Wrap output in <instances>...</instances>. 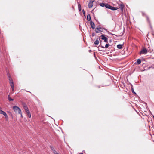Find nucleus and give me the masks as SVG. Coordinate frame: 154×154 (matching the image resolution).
Returning <instances> with one entry per match:
<instances>
[{
    "mask_svg": "<svg viewBox=\"0 0 154 154\" xmlns=\"http://www.w3.org/2000/svg\"><path fill=\"white\" fill-rule=\"evenodd\" d=\"M13 109L15 112H18L19 114H21V110L18 107L14 106L13 107Z\"/></svg>",
    "mask_w": 154,
    "mask_h": 154,
    "instance_id": "1",
    "label": "nucleus"
},
{
    "mask_svg": "<svg viewBox=\"0 0 154 154\" xmlns=\"http://www.w3.org/2000/svg\"><path fill=\"white\" fill-rule=\"evenodd\" d=\"M104 29L103 28H101V27H99L96 28L95 29V31L96 33H98L103 32V29Z\"/></svg>",
    "mask_w": 154,
    "mask_h": 154,
    "instance_id": "2",
    "label": "nucleus"
},
{
    "mask_svg": "<svg viewBox=\"0 0 154 154\" xmlns=\"http://www.w3.org/2000/svg\"><path fill=\"white\" fill-rule=\"evenodd\" d=\"M147 53V50L145 48H143L140 51V55L141 54H146Z\"/></svg>",
    "mask_w": 154,
    "mask_h": 154,
    "instance_id": "3",
    "label": "nucleus"
},
{
    "mask_svg": "<svg viewBox=\"0 0 154 154\" xmlns=\"http://www.w3.org/2000/svg\"><path fill=\"white\" fill-rule=\"evenodd\" d=\"M95 0H90L88 4V6L89 8H91L93 6V3L94 1Z\"/></svg>",
    "mask_w": 154,
    "mask_h": 154,
    "instance_id": "4",
    "label": "nucleus"
},
{
    "mask_svg": "<svg viewBox=\"0 0 154 154\" xmlns=\"http://www.w3.org/2000/svg\"><path fill=\"white\" fill-rule=\"evenodd\" d=\"M90 25L92 29H95V24L93 22H92V21H91Z\"/></svg>",
    "mask_w": 154,
    "mask_h": 154,
    "instance_id": "5",
    "label": "nucleus"
},
{
    "mask_svg": "<svg viewBox=\"0 0 154 154\" xmlns=\"http://www.w3.org/2000/svg\"><path fill=\"white\" fill-rule=\"evenodd\" d=\"M109 9H110L114 11L117 9L118 8L117 7H113L110 5V7H109Z\"/></svg>",
    "mask_w": 154,
    "mask_h": 154,
    "instance_id": "6",
    "label": "nucleus"
},
{
    "mask_svg": "<svg viewBox=\"0 0 154 154\" xmlns=\"http://www.w3.org/2000/svg\"><path fill=\"white\" fill-rule=\"evenodd\" d=\"M119 8L121 9L122 11H123V9L124 7V5L123 4H121L119 5Z\"/></svg>",
    "mask_w": 154,
    "mask_h": 154,
    "instance_id": "7",
    "label": "nucleus"
},
{
    "mask_svg": "<svg viewBox=\"0 0 154 154\" xmlns=\"http://www.w3.org/2000/svg\"><path fill=\"white\" fill-rule=\"evenodd\" d=\"M87 19L88 21H90L91 20L90 15L88 14L87 16Z\"/></svg>",
    "mask_w": 154,
    "mask_h": 154,
    "instance_id": "8",
    "label": "nucleus"
},
{
    "mask_svg": "<svg viewBox=\"0 0 154 154\" xmlns=\"http://www.w3.org/2000/svg\"><path fill=\"white\" fill-rule=\"evenodd\" d=\"M99 43V41L98 40V39L97 38L94 44L96 45H98Z\"/></svg>",
    "mask_w": 154,
    "mask_h": 154,
    "instance_id": "9",
    "label": "nucleus"
},
{
    "mask_svg": "<svg viewBox=\"0 0 154 154\" xmlns=\"http://www.w3.org/2000/svg\"><path fill=\"white\" fill-rule=\"evenodd\" d=\"M122 47V45L121 44H119L117 45V48L119 49H121Z\"/></svg>",
    "mask_w": 154,
    "mask_h": 154,
    "instance_id": "10",
    "label": "nucleus"
},
{
    "mask_svg": "<svg viewBox=\"0 0 154 154\" xmlns=\"http://www.w3.org/2000/svg\"><path fill=\"white\" fill-rule=\"evenodd\" d=\"M131 90L132 92L133 93L135 94H136V93L134 91L133 87L132 85H131Z\"/></svg>",
    "mask_w": 154,
    "mask_h": 154,
    "instance_id": "11",
    "label": "nucleus"
},
{
    "mask_svg": "<svg viewBox=\"0 0 154 154\" xmlns=\"http://www.w3.org/2000/svg\"><path fill=\"white\" fill-rule=\"evenodd\" d=\"M141 61L140 59H138L137 60L136 63L138 65L140 64Z\"/></svg>",
    "mask_w": 154,
    "mask_h": 154,
    "instance_id": "12",
    "label": "nucleus"
},
{
    "mask_svg": "<svg viewBox=\"0 0 154 154\" xmlns=\"http://www.w3.org/2000/svg\"><path fill=\"white\" fill-rule=\"evenodd\" d=\"M106 4V3H100L99 5L101 7H104L105 6Z\"/></svg>",
    "mask_w": 154,
    "mask_h": 154,
    "instance_id": "13",
    "label": "nucleus"
},
{
    "mask_svg": "<svg viewBox=\"0 0 154 154\" xmlns=\"http://www.w3.org/2000/svg\"><path fill=\"white\" fill-rule=\"evenodd\" d=\"M78 8L79 11H80L81 10V5L79 3L78 4Z\"/></svg>",
    "mask_w": 154,
    "mask_h": 154,
    "instance_id": "14",
    "label": "nucleus"
},
{
    "mask_svg": "<svg viewBox=\"0 0 154 154\" xmlns=\"http://www.w3.org/2000/svg\"><path fill=\"white\" fill-rule=\"evenodd\" d=\"M105 7L107 8H109V7H110V5L106 3L105 4Z\"/></svg>",
    "mask_w": 154,
    "mask_h": 154,
    "instance_id": "15",
    "label": "nucleus"
},
{
    "mask_svg": "<svg viewBox=\"0 0 154 154\" xmlns=\"http://www.w3.org/2000/svg\"><path fill=\"white\" fill-rule=\"evenodd\" d=\"M100 37H102L101 39L102 40H104V39H105L106 38H107L104 35H102Z\"/></svg>",
    "mask_w": 154,
    "mask_h": 154,
    "instance_id": "16",
    "label": "nucleus"
},
{
    "mask_svg": "<svg viewBox=\"0 0 154 154\" xmlns=\"http://www.w3.org/2000/svg\"><path fill=\"white\" fill-rule=\"evenodd\" d=\"M101 47L103 48H108V46H109V44H106L105 46V47H104L103 46H101Z\"/></svg>",
    "mask_w": 154,
    "mask_h": 154,
    "instance_id": "17",
    "label": "nucleus"
},
{
    "mask_svg": "<svg viewBox=\"0 0 154 154\" xmlns=\"http://www.w3.org/2000/svg\"><path fill=\"white\" fill-rule=\"evenodd\" d=\"M8 99L10 101H12L13 100V99H11L9 96V95H8Z\"/></svg>",
    "mask_w": 154,
    "mask_h": 154,
    "instance_id": "18",
    "label": "nucleus"
},
{
    "mask_svg": "<svg viewBox=\"0 0 154 154\" xmlns=\"http://www.w3.org/2000/svg\"><path fill=\"white\" fill-rule=\"evenodd\" d=\"M26 111H27L28 110V109L27 106H25L24 108H23Z\"/></svg>",
    "mask_w": 154,
    "mask_h": 154,
    "instance_id": "19",
    "label": "nucleus"
},
{
    "mask_svg": "<svg viewBox=\"0 0 154 154\" xmlns=\"http://www.w3.org/2000/svg\"><path fill=\"white\" fill-rule=\"evenodd\" d=\"M2 114L3 115L5 116V117H6L8 116L6 114V113L5 112H3V113Z\"/></svg>",
    "mask_w": 154,
    "mask_h": 154,
    "instance_id": "20",
    "label": "nucleus"
},
{
    "mask_svg": "<svg viewBox=\"0 0 154 154\" xmlns=\"http://www.w3.org/2000/svg\"><path fill=\"white\" fill-rule=\"evenodd\" d=\"M2 114L3 115L5 116V117H6L8 116L6 114V113L5 112H3V113Z\"/></svg>",
    "mask_w": 154,
    "mask_h": 154,
    "instance_id": "21",
    "label": "nucleus"
},
{
    "mask_svg": "<svg viewBox=\"0 0 154 154\" xmlns=\"http://www.w3.org/2000/svg\"><path fill=\"white\" fill-rule=\"evenodd\" d=\"M2 114L3 115L5 116V117H6L8 116L6 114V113L5 112H3V113Z\"/></svg>",
    "mask_w": 154,
    "mask_h": 154,
    "instance_id": "22",
    "label": "nucleus"
},
{
    "mask_svg": "<svg viewBox=\"0 0 154 154\" xmlns=\"http://www.w3.org/2000/svg\"><path fill=\"white\" fill-rule=\"evenodd\" d=\"M9 80L10 83L11 82H11H13V81L12 80V79L10 78V77H9Z\"/></svg>",
    "mask_w": 154,
    "mask_h": 154,
    "instance_id": "23",
    "label": "nucleus"
},
{
    "mask_svg": "<svg viewBox=\"0 0 154 154\" xmlns=\"http://www.w3.org/2000/svg\"><path fill=\"white\" fill-rule=\"evenodd\" d=\"M10 86L11 87H13V86H14L13 82H11H11L10 83Z\"/></svg>",
    "mask_w": 154,
    "mask_h": 154,
    "instance_id": "24",
    "label": "nucleus"
},
{
    "mask_svg": "<svg viewBox=\"0 0 154 154\" xmlns=\"http://www.w3.org/2000/svg\"><path fill=\"white\" fill-rule=\"evenodd\" d=\"M52 151L54 154H56L57 153V152L56 151V150L54 149H53V150H52Z\"/></svg>",
    "mask_w": 154,
    "mask_h": 154,
    "instance_id": "25",
    "label": "nucleus"
},
{
    "mask_svg": "<svg viewBox=\"0 0 154 154\" xmlns=\"http://www.w3.org/2000/svg\"><path fill=\"white\" fill-rule=\"evenodd\" d=\"M27 115H28L29 118H30L31 117V115L30 113L27 114Z\"/></svg>",
    "mask_w": 154,
    "mask_h": 154,
    "instance_id": "26",
    "label": "nucleus"
},
{
    "mask_svg": "<svg viewBox=\"0 0 154 154\" xmlns=\"http://www.w3.org/2000/svg\"><path fill=\"white\" fill-rule=\"evenodd\" d=\"M22 105L23 106V108H24L25 106H27L24 103H22Z\"/></svg>",
    "mask_w": 154,
    "mask_h": 154,
    "instance_id": "27",
    "label": "nucleus"
},
{
    "mask_svg": "<svg viewBox=\"0 0 154 154\" xmlns=\"http://www.w3.org/2000/svg\"><path fill=\"white\" fill-rule=\"evenodd\" d=\"M4 112V111H3L1 110H0V114H2Z\"/></svg>",
    "mask_w": 154,
    "mask_h": 154,
    "instance_id": "28",
    "label": "nucleus"
},
{
    "mask_svg": "<svg viewBox=\"0 0 154 154\" xmlns=\"http://www.w3.org/2000/svg\"><path fill=\"white\" fill-rule=\"evenodd\" d=\"M82 12H83V14L85 15V12L84 9L82 10Z\"/></svg>",
    "mask_w": 154,
    "mask_h": 154,
    "instance_id": "29",
    "label": "nucleus"
},
{
    "mask_svg": "<svg viewBox=\"0 0 154 154\" xmlns=\"http://www.w3.org/2000/svg\"><path fill=\"white\" fill-rule=\"evenodd\" d=\"M146 18H147V21H148V22H149V23H150V20H149V19L148 18V17H146Z\"/></svg>",
    "mask_w": 154,
    "mask_h": 154,
    "instance_id": "30",
    "label": "nucleus"
},
{
    "mask_svg": "<svg viewBox=\"0 0 154 154\" xmlns=\"http://www.w3.org/2000/svg\"><path fill=\"white\" fill-rule=\"evenodd\" d=\"M50 148L52 150H53V149H54V148H53V147L51 146H50Z\"/></svg>",
    "mask_w": 154,
    "mask_h": 154,
    "instance_id": "31",
    "label": "nucleus"
},
{
    "mask_svg": "<svg viewBox=\"0 0 154 154\" xmlns=\"http://www.w3.org/2000/svg\"><path fill=\"white\" fill-rule=\"evenodd\" d=\"M104 42H108V40H107V38H106V39H104Z\"/></svg>",
    "mask_w": 154,
    "mask_h": 154,
    "instance_id": "32",
    "label": "nucleus"
},
{
    "mask_svg": "<svg viewBox=\"0 0 154 154\" xmlns=\"http://www.w3.org/2000/svg\"><path fill=\"white\" fill-rule=\"evenodd\" d=\"M6 121H8V116L7 117H5Z\"/></svg>",
    "mask_w": 154,
    "mask_h": 154,
    "instance_id": "33",
    "label": "nucleus"
},
{
    "mask_svg": "<svg viewBox=\"0 0 154 154\" xmlns=\"http://www.w3.org/2000/svg\"><path fill=\"white\" fill-rule=\"evenodd\" d=\"M26 112L27 114H28L30 113V112H29V110H28L27 111H26Z\"/></svg>",
    "mask_w": 154,
    "mask_h": 154,
    "instance_id": "34",
    "label": "nucleus"
},
{
    "mask_svg": "<svg viewBox=\"0 0 154 154\" xmlns=\"http://www.w3.org/2000/svg\"><path fill=\"white\" fill-rule=\"evenodd\" d=\"M11 88H12V90L13 91H14V86H13V87H11Z\"/></svg>",
    "mask_w": 154,
    "mask_h": 154,
    "instance_id": "35",
    "label": "nucleus"
},
{
    "mask_svg": "<svg viewBox=\"0 0 154 154\" xmlns=\"http://www.w3.org/2000/svg\"><path fill=\"white\" fill-rule=\"evenodd\" d=\"M95 36V34L94 33H93L92 34V36Z\"/></svg>",
    "mask_w": 154,
    "mask_h": 154,
    "instance_id": "36",
    "label": "nucleus"
},
{
    "mask_svg": "<svg viewBox=\"0 0 154 154\" xmlns=\"http://www.w3.org/2000/svg\"><path fill=\"white\" fill-rule=\"evenodd\" d=\"M21 114V117H22V118H23V117L22 114V113H21V114Z\"/></svg>",
    "mask_w": 154,
    "mask_h": 154,
    "instance_id": "37",
    "label": "nucleus"
},
{
    "mask_svg": "<svg viewBox=\"0 0 154 154\" xmlns=\"http://www.w3.org/2000/svg\"><path fill=\"white\" fill-rule=\"evenodd\" d=\"M1 109V108L0 107V109Z\"/></svg>",
    "mask_w": 154,
    "mask_h": 154,
    "instance_id": "38",
    "label": "nucleus"
}]
</instances>
